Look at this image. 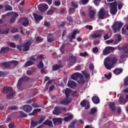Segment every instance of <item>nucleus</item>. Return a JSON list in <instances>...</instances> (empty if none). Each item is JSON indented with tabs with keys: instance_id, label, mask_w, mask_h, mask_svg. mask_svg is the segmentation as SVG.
I'll return each mask as SVG.
<instances>
[{
	"instance_id": "nucleus-2",
	"label": "nucleus",
	"mask_w": 128,
	"mask_h": 128,
	"mask_svg": "<svg viewBox=\"0 0 128 128\" xmlns=\"http://www.w3.org/2000/svg\"><path fill=\"white\" fill-rule=\"evenodd\" d=\"M2 92L7 94L6 98L8 100H12L14 98V94L12 88L10 86H4L2 89Z\"/></svg>"
},
{
	"instance_id": "nucleus-29",
	"label": "nucleus",
	"mask_w": 128,
	"mask_h": 128,
	"mask_svg": "<svg viewBox=\"0 0 128 128\" xmlns=\"http://www.w3.org/2000/svg\"><path fill=\"white\" fill-rule=\"evenodd\" d=\"M110 108L112 112H114L116 110V104L114 102H110L109 104Z\"/></svg>"
},
{
	"instance_id": "nucleus-37",
	"label": "nucleus",
	"mask_w": 128,
	"mask_h": 128,
	"mask_svg": "<svg viewBox=\"0 0 128 128\" xmlns=\"http://www.w3.org/2000/svg\"><path fill=\"white\" fill-rule=\"evenodd\" d=\"M38 125V122H34L32 120H31L30 122V128H36Z\"/></svg>"
},
{
	"instance_id": "nucleus-59",
	"label": "nucleus",
	"mask_w": 128,
	"mask_h": 128,
	"mask_svg": "<svg viewBox=\"0 0 128 128\" xmlns=\"http://www.w3.org/2000/svg\"><path fill=\"white\" fill-rule=\"evenodd\" d=\"M92 52L94 54H98V48L97 47L94 48H92Z\"/></svg>"
},
{
	"instance_id": "nucleus-5",
	"label": "nucleus",
	"mask_w": 128,
	"mask_h": 128,
	"mask_svg": "<svg viewBox=\"0 0 128 128\" xmlns=\"http://www.w3.org/2000/svg\"><path fill=\"white\" fill-rule=\"evenodd\" d=\"M28 80H30V78L24 76L21 77L18 80V82L17 84V88L18 90H24V88L22 87V84L23 82H28Z\"/></svg>"
},
{
	"instance_id": "nucleus-26",
	"label": "nucleus",
	"mask_w": 128,
	"mask_h": 128,
	"mask_svg": "<svg viewBox=\"0 0 128 128\" xmlns=\"http://www.w3.org/2000/svg\"><path fill=\"white\" fill-rule=\"evenodd\" d=\"M10 50L9 47H2L0 50V54H6Z\"/></svg>"
},
{
	"instance_id": "nucleus-54",
	"label": "nucleus",
	"mask_w": 128,
	"mask_h": 128,
	"mask_svg": "<svg viewBox=\"0 0 128 128\" xmlns=\"http://www.w3.org/2000/svg\"><path fill=\"white\" fill-rule=\"evenodd\" d=\"M36 56H32L30 58L29 60H30L31 62H36V58H34Z\"/></svg>"
},
{
	"instance_id": "nucleus-48",
	"label": "nucleus",
	"mask_w": 128,
	"mask_h": 128,
	"mask_svg": "<svg viewBox=\"0 0 128 128\" xmlns=\"http://www.w3.org/2000/svg\"><path fill=\"white\" fill-rule=\"evenodd\" d=\"M18 108V107L16 106H10L8 107V110H16Z\"/></svg>"
},
{
	"instance_id": "nucleus-45",
	"label": "nucleus",
	"mask_w": 128,
	"mask_h": 128,
	"mask_svg": "<svg viewBox=\"0 0 128 128\" xmlns=\"http://www.w3.org/2000/svg\"><path fill=\"white\" fill-rule=\"evenodd\" d=\"M86 70L82 71V74L85 76V78H90V74H88V72H85Z\"/></svg>"
},
{
	"instance_id": "nucleus-6",
	"label": "nucleus",
	"mask_w": 128,
	"mask_h": 128,
	"mask_svg": "<svg viewBox=\"0 0 128 128\" xmlns=\"http://www.w3.org/2000/svg\"><path fill=\"white\" fill-rule=\"evenodd\" d=\"M98 16L99 20H102L104 16H106V18H108L110 16L108 11H106L104 8H101L100 10V12L98 14Z\"/></svg>"
},
{
	"instance_id": "nucleus-16",
	"label": "nucleus",
	"mask_w": 128,
	"mask_h": 128,
	"mask_svg": "<svg viewBox=\"0 0 128 128\" xmlns=\"http://www.w3.org/2000/svg\"><path fill=\"white\" fill-rule=\"evenodd\" d=\"M102 32H104V30L100 31V30H98L95 31L94 33L92 34V38H100V36H102Z\"/></svg>"
},
{
	"instance_id": "nucleus-47",
	"label": "nucleus",
	"mask_w": 128,
	"mask_h": 128,
	"mask_svg": "<svg viewBox=\"0 0 128 128\" xmlns=\"http://www.w3.org/2000/svg\"><path fill=\"white\" fill-rule=\"evenodd\" d=\"M124 86H128V76H127L126 78L124 79Z\"/></svg>"
},
{
	"instance_id": "nucleus-61",
	"label": "nucleus",
	"mask_w": 128,
	"mask_h": 128,
	"mask_svg": "<svg viewBox=\"0 0 128 128\" xmlns=\"http://www.w3.org/2000/svg\"><path fill=\"white\" fill-rule=\"evenodd\" d=\"M16 17H11L10 19V24H14V22H16Z\"/></svg>"
},
{
	"instance_id": "nucleus-56",
	"label": "nucleus",
	"mask_w": 128,
	"mask_h": 128,
	"mask_svg": "<svg viewBox=\"0 0 128 128\" xmlns=\"http://www.w3.org/2000/svg\"><path fill=\"white\" fill-rule=\"evenodd\" d=\"M66 12V9L64 8H61V9L60 10V14H64Z\"/></svg>"
},
{
	"instance_id": "nucleus-64",
	"label": "nucleus",
	"mask_w": 128,
	"mask_h": 128,
	"mask_svg": "<svg viewBox=\"0 0 128 128\" xmlns=\"http://www.w3.org/2000/svg\"><path fill=\"white\" fill-rule=\"evenodd\" d=\"M124 6V4L122 2H120L118 4V10H120L121 8H122V6Z\"/></svg>"
},
{
	"instance_id": "nucleus-36",
	"label": "nucleus",
	"mask_w": 128,
	"mask_h": 128,
	"mask_svg": "<svg viewBox=\"0 0 128 128\" xmlns=\"http://www.w3.org/2000/svg\"><path fill=\"white\" fill-rule=\"evenodd\" d=\"M74 118V116L72 114H70L68 116H66L64 118V120L65 122H70V120H72Z\"/></svg>"
},
{
	"instance_id": "nucleus-8",
	"label": "nucleus",
	"mask_w": 128,
	"mask_h": 128,
	"mask_svg": "<svg viewBox=\"0 0 128 128\" xmlns=\"http://www.w3.org/2000/svg\"><path fill=\"white\" fill-rule=\"evenodd\" d=\"M38 9L41 12H44L48 10V6L46 4H40L38 6Z\"/></svg>"
},
{
	"instance_id": "nucleus-19",
	"label": "nucleus",
	"mask_w": 128,
	"mask_h": 128,
	"mask_svg": "<svg viewBox=\"0 0 128 128\" xmlns=\"http://www.w3.org/2000/svg\"><path fill=\"white\" fill-rule=\"evenodd\" d=\"M33 16L36 22H40V20L44 18V16H42L36 13H34Z\"/></svg>"
},
{
	"instance_id": "nucleus-21",
	"label": "nucleus",
	"mask_w": 128,
	"mask_h": 128,
	"mask_svg": "<svg viewBox=\"0 0 128 128\" xmlns=\"http://www.w3.org/2000/svg\"><path fill=\"white\" fill-rule=\"evenodd\" d=\"M76 86V82L72 80H69L68 83V86L71 88H74Z\"/></svg>"
},
{
	"instance_id": "nucleus-22",
	"label": "nucleus",
	"mask_w": 128,
	"mask_h": 128,
	"mask_svg": "<svg viewBox=\"0 0 128 128\" xmlns=\"http://www.w3.org/2000/svg\"><path fill=\"white\" fill-rule=\"evenodd\" d=\"M62 118H52V122L54 124H62Z\"/></svg>"
},
{
	"instance_id": "nucleus-32",
	"label": "nucleus",
	"mask_w": 128,
	"mask_h": 128,
	"mask_svg": "<svg viewBox=\"0 0 128 128\" xmlns=\"http://www.w3.org/2000/svg\"><path fill=\"white\" fill-rule=\"evenodd\" d=\"M42 112V109L38 108L33 110L32 113L29 114V116H34L35 114H38V112Z\"/></svg>"
},
{
	"instance_id": "nucleus-55",
	"label": "nucleus",
	"mask_w": 128,
	"mask_h": 128,
	"mask_svg": "<svg viewBox=\"0 0 128 128\" xmlns=\"http://www.w3.org/2000/svg\"><path fill=\"white\" fill-rule=\"evenodd\" d=\"M86 56H88V54L86 52H85L83 53L82 52L80 53V56H84V58H86Z\"/></svg>"
},
{
	"instance_id": "nucleus-60",
	"label": "nucleus",
	"mask_w": 128,
	"mask_h": 128,
	"mask_svg": "<svg viewBox=\"0 0 128 128\" xmlns=\"http://www.w3.org/2000/svg\"><path fill=\"white\" fill-rule=\"evenodd\" d=\"M12 16L15 18H18V16L19 14H18V12H12Z\"/></svg>"
},
{
	"instance_id": "nucleus-39",
	"label": "nucleus",
	"mask_w": 128,
	"mask_h": 128,
	"mask_svg": "<svg viewBox=\"0 0 128 128\" xmlns=\"http://www.w3.org/2000/svg\"><path fill=\"white\" fill-rule=\"evenodd\" d=\"M18 112H20V118H28V114H26L23 111H18Z\"/></svg>"
},
{
	"instance_id": "nucleus-11",
	"label": "nucleus",
	"mask_w": 128,
	"mask_h": 128,
	"mask_svg": "<svg viewBox=\"0 0 128 128\" xmlns=\"http://www.w3.org/2000/svg\"><path fill=\"white\" fill-rule=\"evenodd\" d=\"M77 34H80V30H73L71 37L68 38L70 42H72V40H76V36Z\"/></svg>"
},
{
	"instance_id": "nucleus-44",
	"label": "nucleus",
	"mask_w": 128,
	"mask_h": 128,
	"mask_svg": "<svg viewBox=\"0 0 128 128\" xmlns=\"http://www.w3.org/2000/svg\"><path fill=\"white\" fill-rule=\"evenodd\" d=\"M10 32V28H7L2 31V34H8Z\"/></svg>"
},
{
	"instance_id": "nucleus-31",
	"label": "nucleus",
	"mask_w": 128,
	"mask_h": 128,
	"mask_svg": "<svg viewBox=\"0 0 128 128\" xmlns=\"http://www.w3.org/2000/svg\"><path fill=\"white\" fill-rule=\"evenodd\" d=\"M94 16H96V12L94 10H90L89 12V18H94Z\"/></svg>"
},
{
	"instance_id": "nucleus-51",
	"label": "nucleus",
	"mask_w": 128,
	"mask_h": 128,
	"mask_svg": "<svg viewBox=\"0 0 128 128\" xmlns=\"http://www.w3.org/2000/svg\"><path fill=\"white\" fill-rule=\"evenodd\" d=\"M54 3L55 6H60L61 2L60 0H56V1H54Z\"/></svg>"
},
{
	"instance_id": "nucleus-38",
	"label": "nucleus",
	"mask_w": 128,
	"mask_h": 128,
	"mask_svg": "<svg viewBox=\"0 0 128 128\" xmlns=\"http://www.w3.org/2000/svg\"><path fill=\"white\" fill-rule=\"evenodd\" d=\"M126 53H124V51L123 53L120 54V56H119L121 60H124V58H128V55L126 54ZM128 54V53H127Z\"/></svg>"
},
{
	"instance_id": "nucleus-7",
	"label": "nucleus",
	"mask_w": 128,
	"mask_h": 128,
	"mask_svg": "<svg viewBox=\"0 0 128 128\" xmlns=\"http://www.w3.org/2000/svg\"><path fill=\"white\" fill-rule=\"evenodd\" d=\"M122 26H124V24L122 22H114L113 25L112 26V28L114 34H116L118 30H120L122 28Z\"/></svg>"
},
{
	"instance_id": "nucleus-12",
	"label": "nucleus",
	"mask_w": 128,
	"mask_h": 128,
	"mask_svg": "<svg viewBox=\"0 0 128 128\" xmlns=\"http://www.w3.org/2000/svg\"><path fill=\"white\" fill-rule=\"evenodd\" d=\"M114 48L112 46H107L103 50V54L104 56H107V54H110L111 50H114Z\"/></svg>"
},
{
	"instance_id": "nucleus-23",
	"label": "nucleus",
	"mask_w": 128,
	"mask_h": 128,
	"mask_svg": "<svg viewBox=\"0 0 128 128\" xmlns=\"http://www.w3.org/2000/svg\"><path fill=\"white\" fill-rule=\"evenodd\" d=\"M123 70H124V69H122V68H116L114 70V74H116V76H118L122 74Z\"/></svg>"
},
{
	"instance_id": "nucleus-4",
	"label": "nucleus",
	"mask_w": 128,
	"mask_h": 128,
	"mask_svg": "<svg viewBox=\"0 0 128 128\" xmlns=\"http://www.w3.org/2000/svg\"><path fill=\"white\" fill-rule=\"evenodd\" d=\"M110 8V12L112 16H116L118 12V2L114 1L113 2L108 3Z\"/></svg>"
},
{
	"instance_id": "nucleus-10",
	"label": "nucleus",
	"mask_w": 128,
	"mask_h": 128,
	"mask_svg": "<svg viewBox=\"0 0 128 128\" xmlns=\"http://www.w3.org/2000/svg\"><path fill=\"white\" fill-rule=\"evenodd\" d=\"M32 44V42L30 40H28L24 45L22 46V50L23 52H28L30 50V46Z\"/></svg>"
},
{
	"instance_id": "nucleus-33",
	"label": "nucleus",
	"mask_w": 128,
	"mask_h": 128,
	"mask_svg": "<svg viewBox=\"0 0 128 128\" xmlns=\"http://www.w3.org/2000/svg\"><path fill=\"white\" fill-rule=\"evenodd\" d=\"M96 112H98V108H91V110L90 111L89 114H92L93 116H94V114H96Z\"/></svg>"
},
{
	"instance_id": "nucleus-41",
	"label": "nucleus",
	"mask_w": 128,
	"mask_h": 128,
	"mask_svg": "<svg viewBox=\"0 0 128 128\" xmlns=\"http://www.w3.org/2000/svg\"><path fill=\"white\" fill-rule=\"evenodd\" d=\"M66 82H68V78H64L63 79V82L60 83V86H64V85L66 84Z\"/></svg>"
},
{
	"instance_id": "nucleus-63",
	"label": "nucleus",
	"mask_w": 128,
	"mask_h": 128,
	"mask_svg": "<svg viewBox=\"0 0 128 128\" xmlns=\"http://www.w3.org/2000/svg\"><path fill=\"white\" fill-rule=\"evenodd\" d=\"M76 12V8H70L69 9L70 14H74Z\"/></svg>"
},
{
	"instance_id": "nucleus-20",
	"label": "nucleus",
	"mask_w": 128,
	"mask_h": 128,
	"mask_svg": "<svg viewBox=\"0 0 128 128\" xmlns=\"http://www.w3.org/2000/svg\"><path fill=\"white\" fill-rule=\"evenodd\" d=\"M118 50H120V51L123 50L124 54H128V45L124 46L122 48H120V46H118Z\"/></svg>"
},
{
	"instance_id": "nucleus-46",
	"label": "nucleus",
	"mask_w": 128,
	"mask_h": 128,
	"mask_svg": "<svg viewBox=\"0 0 128 128\" xmlns=\"http://www.w3.org/2000/svg\"><path fill=\"white\" fill-rule=\"evenodd\" d=\"M38 68H44V62L42 60H40L38 65L37 66Z\"/></svg>"
},
{
	"instance_id": "nucleus-25",
	"label": "nucleus",
	"mask_w": 128,
	"mask_h": 128,
	"mask_svg": "<svg viewBox=\"0 0 128 128\" xmlns=\"http://www.w3.org/2000/svg\"><path fill=\"white\" fill-rule=\"evenodd\" d=\"M42 124L48 126H52V122L51 120L47 119L45 122L42 123Z\"/></svg>"
},
{
	"instance_id": "nucleus-9",
	"label": "nucleus",
	"mask_w": 128,
	"mask_h": 128,
	"mask_svg": "<svg viewBox=\"0 0 128 128\" xmlns=\"http://www.w3.org/2000/svg\"><path fill=\"white\" fill-rule=\"evenodd\" d=\"M18 23L22 24V26H28V19L26 18H21L18 22Z\"/></svg>"
},
{
	"instance_id": "nucleus-57",
	"label": "nucleus",
	"mask_w": 128,
	"mask_h": 128,
	"mask_svg": "<svg viewBox=\"0 0 128 128\" xmlns=\"http://www.w3.org/2000/svg\"><path fill=\"white\" fill-rule=\"evenodd\" d=\"M89 68L90 70H91L92 72H94V64H89Z\"/></svg>"
},
{
	"instance_id": "nucleus-35",
	"label": "nucleus",
	"mask_w": 128,
	"mask_h": 128,
	"mask_svg": "<svg viewBox=\"0 0 128 128\" xmlns=\"http://www.w3.org/2000/svg\"><path fill=\"white\" fill-rule=\"evenodd\" d=\"M4 6L5 10L6 12H10V10H12V7L10 5L6 4L5 6Z\"/></svg>"
},
{
	"instance_id": "nucleus-27",
	"label": "nucleus",
	"mask_w": 128,
	"mask_h": 128,
	"mask_svg": "<svg viewBox=\"0 0 128 128\" xmlns=\"http://www.w3.org/2000/svg\"><path fill=\"white\" fill-rule=\"evenodd\" d=\"M64 94L66 97L67 98H68V97L70 96V94H72V90L70 89L69 88H66L64 91Z\"/></svg>"
},
{
	"instance_id": "nucleus-49",
	"label": "nucleus",
	"mask_w": 128,
	"mask_h": 128,
	"mask_svg": "<svg viewBox=\"0 0 128 128\" xmlns=\"http://www.w3.org/2000/svg\"><path fill=\"white\" fill-rule=\"evenodd\" d=\"M80 104L81 106H82V108H84V106H86V101L84 100H82L80 102Z\"/></svg>"
},
{
	"instance_id": "nucleus-62",
	"label": "nucleus",
	"mask_w": 128,
	"mask_h": 128,
	"mask_svg": "<svg viewBox=\"0 0 128 128\" xmlns=\"http://www.w3.org/2000/svg\"><path fill=\"white\" fill-rule=\"evenodd\" d=\"M47 40L48 42H54V38H50L48 37Z\"/></svg>"
},
{
	"instance_id": "nucleus-1",
	"label": "nucleus",
	"mask_w": 128,
	"mask_h": 128,
	"mask_svg": "<svg viewBox=\"0 0 128 128\" xmlns=\"http://www.w3.org/2000/svg\"><path fill=\"white\" fill-rule=\"evenodd\" d=\"M116 62H118V58H107L104 62V66L106 70H112Z\"/></svg>"
},
{
	"instance_id": "nucleus-18",
	"label": "nucleus",
	"mask_w": 128,
	"mask_h": 128,
	"mask_svg": "<svg viewBox=\"0 0 128 128\" xmlns=\"http://www.w3.org/2000/svg\"><path fill=\"white\" fill-rule=\"evenodd\" d=\"M37 58L40 60H44L45 64H48V59H46V55L42 54H40L37 56Z\"/></svg>"
},
{
	"instance_id": "nucleus-30",
	"label": "nucleus",
	"mask_w": 128,
	"mask_h": 128,
	"mask_svg": "<svg viewBox=\"0 0 128 128\" xmlns=\"http://www.w3.org/2000/svg\"><path fill=\"white\" fill-rule=\"evenodd\" d=\"M54 10H56V8H52V9H49L46 12V14L48 16H52L54 12Z\"/></svg>"
},
{
	"instance_id": "nucleus-58",
	"label": "nucleus",
	"mask_w": 128,
	"mask_h": 128,
	"mask_svg": "<svg viewBox=\"0 0 128 128\" xmlns=\"http://www.w3.org/2000/svg\"><path fill=\"white\" fill-rule=\"evenodd\" d=\"M80 95V94H78V92H77V91H74L72 94V96H78Z\"/></svg>"
},
{
	"instance_id": "nucleus-15",
	"label": "nucleus",
	"mask_w": 128,
	"mask_h": 128,
	"mask_svg": "<svg viewBox=\"0 0 128 128\" xmlns=\"http://www.w3.org/2000/svg\"><path fill=\"white\" fill-rule=\"evenodd\" d=\"M72 102V99L70 98H66L64 100H62L60 104H62L63 106H68L70 104V103Z\"/></svg>"
},
{
	"instance_id": "nucleus-43",
	"label": "nucleus",
	"mask_w": 128,
	"mask_h": 128,
	"mask_svg": "<svg viewBox=\"0 0 128 128\" xmlns=\"http://www.w3.org/2000/svg\"><path fill=\"white\" fill-rule=\"evenodd\" d=\"M70 58H71L74 64H76V57L74 56L73 55L70 54L69 56Z\"/></svg>"
},
{
	"instance_id": "nucleus-52",
	"label": "nucleus",
	"mask_w": 128,
	"mask_h": 128,
	"mask_svg": "<svg viewBox=\"0 0 128 128\" xmlns=\"http://www.w3.org/2000/svg\"><path fill=\"white\" fill-rule=\"evenodd\" d=\"M104 77L107 78V80H110L112 78V73H108V74H104Z\"/></svg>"
},
{
	"instance_id": "nucleus-17",
	"label": "nucleus",
	"mask_w": 128,
	"mask_h": 128,
	"mask_svg": "<svg viewBox=\"0 0 128 128\" xmlns=\"http://www.w3.org/2000/svg\"><path fill=\"white\" fill-rule=\"evenodd\" d=\"M0 66L2 68L4 69L10 68L11 67L10 61L2 62Z\"/></svg>"
},
{
	"instance_id": "nucleus-3",
	"label": "nucleus",
	"mask_w": 128,
	"mask_h": 128,
	"mask_svg": "<svg viewBox=\"0 0 128 128\" xmlns=\"http://www.w3.org/2000/svg\"><path fill=\"white\" fill-rule=\"evenodd\" d=\"M70 78L74 80H76L80 78V80H78L77 82L78 84H84L85 82L84 79V76L80 73L76 72L73 74Z\"/></svg>"
},
{
	"instance_id": "nucleus-42",
	"label": "nucleus",
	"mask_w": 128,
	"mask_h": 128,
	"mask_svg": "<svg viewBox=\"0 0 128 128\" xmlns=\"http://www.w3.org/2000/svg\"><path fill=\"white\" fill-rule=\"evenodd\" d=\"M119 100L120 102H124L126 104V102H127L126 100L124 97L123 96H120L119 98Z\"/></svg>"
},
{
	"instance_id": "nucleus-34",
	"label": "nucleus",
	"mask_w": 128,
	"mask_h": 128,
	"mask_svg": "<svg viewBox=\"0 0 128 128\" xmlns=\"http://www.w3.org/2000/svg\"><path fill=\"white\" fill-rule=\"evenodd\" d=\"M33 64H34V62H32V61H30V60H28L25 63L24 66V68H28V66H32Z\"/></svg>"
},
{
	"instance_id": "nucleus-28",
	"label": "nucleus",
	"mask_w": 128,
	"mask_h": 128,
	"mask_svg": "<svg viewBox=\"0 0 128 128\" xmlns=\"http://www.w3.org/2000/svg\"><path fill=\"white\" fill-rule=\"evenodd\" d=\"M92 102L95 104H100V98L96 96H94L92 98Z\"/></svg>"
},
{
	"instance_id": "nucleus-53",
	"label": "nucleus",
	"mask_w": 128,
	"mask_h": 128,
	"mask_svg": "<svg viewBox=\"0 0 128 128\" xmlns=\"http://www.w3.org/2000/svg\"><path fill=\"white\" fill-rule=\"evenodd\" d=\"M44 41V39L40 37V36H38L36 38V42H42Z\"/></svg>"
},
{
	"instance_id": "nucleus-50",
	"label": "nucleus",
	"mask_w": 128,
	"mask_h": 128,
	"mask_svg": "<svg viewBox=\"0 0 128 128\" xmlns=\"http://www.w3.org/2000/svg\"><path fill=\"white\" fill-rule=\"evenodd\" d=\"M46 120V116H41V118H40L39 121L38 122V124H40L44 120Z\"/></svg>"
},
{
	"instance_id": "nucleus-13",
	"label": "nucleus",
	"mask_w": 128,
	"mask_h": 128,
	"mask_svg": "<svg viewBox=\"0 0 128 128\" xmlns=\"http://www.w3.org/2000/svg\"><path fill=\"white\" fill-rule=\"evenodd\" d=\"M54 116H58L62 114V107L60 106H56L54 110L52 112Z\"/></svg>"
},
{
	"instance_id": "nucleus-40",
	"label": "nucleus",
	"mask_w": 128,
	"mask_h": 128,
	"mask_svg": "<svg viewBox=\"0 0 128 128\" xmlns=\"http://www.w3.org/2000/svg\"><path fill=\"white\" fill-rule=\"evenodd\" d=\"M10 64L12 66V64L13 66H18V62L16 61V60H11L10 61Z\"/></svg>"
},
{
	"instance_id": "nucleus-24",
	"label": "nucleus",
	"mask_w": 128,
	"mask_h": 128,
	"mask_svg": "<svg viewBox=\"0 0 128 128\" xmlns=\"http://www.w3.org/2000/svg\"><path fill=\"white\" fill-rule=\"evenodd\" d=\"M60 68H62V64H55L52 66V70L54 72H56V70H58Z\"/></svg>"
},
{
	"instance_id": "nucleus-14",
	"label": "nucleus",
	"mask_w": 128,
	"mask_h": 128,
	"mask_svg": "<svg viewBox=\"0 0 128 128\" xmlns=\"http://www.w3.org/2000/svg\"><path fill=\"white\" fill-rule=\"evenodd\" d=\"M22 108L26 112H30L32 110V107L30 105L26 104L22 106Z\"/></svg>"
}]
</instances>
